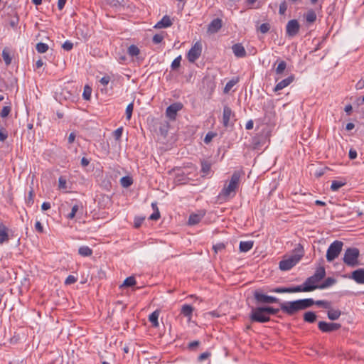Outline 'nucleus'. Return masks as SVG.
<instances>
[{
    "label": "nucleus",
    "mask_w": 364,
    "mask_h": 364,
    "mask_svg": "<svg viewBox=\"0 0 364 364\" xmlns=\"http://www.w3.org/2000/svg\"><path fill=\"white\" fill-rule=\"evenodd\" d=\"M202 53V45L200 42H196L189 50L187 54V58L189 62L194 63L199 58Z\"/></svg>",
    "instance_id": "nucleus-9"
},
{
    "label": "nucleus",
    "mask_w": 364,
    "mask_h": 364,
    "mask_svg": "<svg viewBox=\"0 0 364 364\" xmlns=\"http://www.w3.org/2000/svg\"><path fill=\"white\" fill-rule=\"evenodd\" d=\"M62 48L67 51H70L73 48V43L69 41H66L64 42V43L62 45Z\"/></svg>",
    "instance_id": "nucleus-52"
},
{
    "label": "nucleus",
    "mask_w": 364,
    "mask_h": 364,
    "mask_svg": "<svg viewBox=\"0 0 364 364\" xmlns=\"http://www.w3.org/2000/svg\"><path fill=\"white\" fill-rule=\"evenodd\" d=\"M275 293H289V287H277L270 290Z\"/></svg>",
    "instance_id": "nucleus-51"
},
{
    "label": "nucleus",
    "mask_w": 364,
    "mask_h": 364,
    "mask_svg": "<svg viewBox=\"0 0 364 364\" xmlns=\"http://www.w3.org/2000/svg\"><path fill=\"white\" fill-rule=\"evenodd\" d=\"M343 242L340 240H335L328 247L326 252V259L332 262L337 258L342 251Z\"/></svg>",
    "instance_id": "nucleus-7"
},
{
    "label": "nucleus",
    "mask_w": 364,
    "mask_h": 364,
    "mask_svg": "<svg viewBox=\"0 0 364 364\" xmlns=\"http://www.w3.org/2000/svg\"><path fill=\"white\" fill-rule=\"evenodd\" d=\"M109 80L110 77L109 76H104L100 79V82L102 85L105 86L109 83Z\"/></svg>",
    "instance_id": "nucleus-63"
},
{
    "label": "nucleus",
    "mask_w": 364,
    "mask_h": 364,
    "mask_svg": "<svg viewBox=\"0 0 364 364\" xmlns=\"http://www.w3.org/2000/svg\"><path fill=\"white\" fill-rule=\"evenodd\" d=\"M144 220H145V217H142V216L135 217L134 223V228H139L141 225V224Z\"/></svg>",
    "instance_id": "nucleus-46"
},
{
    "label": "nucleus",
    "mask_w": 364,
    "mask_h": 364,
    "mask_svg": "<svg viewBox=\"0 0 364 364\" xmlns=\"http://www.w3.org/2000/svg\"><path fill=\"white\" fill-rule=\"evenodd\" d=\"M159 316V311L158 310L152 312L149 316V321L152 323L154 327H158L159 326L158 318Z\"/></svg>",
    "instance_id": "nucleus-25"
},
{
    "label": "nucleus",
    "mask_w": 364,
    "mask_h": 364,
    "mask_svg": "<svg viewBox=\"0 0 364 364\" xmlns=\"http://www.w3.org/2000/svg\"><path fill=\"white\" fill-rule=\"evenodd\" d=\"M341 315V311L338 309H330L327 312L328 318L331 321L337 320Z\"/></svg>",
    "instance_id": "nucleus-28"
},
{
    "label": "nucleus",
    "mask_w": 364,
    "mask_h": 364,
    "mask_svg": "<svg viewBox=\"0 0 364 364\" xmlns=\"http://www.w3.org/2000/svg\"><path fill=\"white\" fill-rule=\"evenodd\" d=\"M215 252H218V251H222L225 248V246L223 243H218L213 247Z\"/></svg>",
    "instance_id": "nucleus-60"
},
{
    "label": "nucleus",
    "mask_w": 364,
    "mask_h": 364,
    "mask_svg": "<svg viewBox=\"0 0 364 364\" xmlns=\"http://www.w3.org/2000/svg\"><path fill=\"white\" fill-rule=\"evenodd\" d=\"M2 58L6 65H9L11 63L12 58L10 55L9 50L5 48L2 51Z\"/></svg>",
    "instance_id": "nucleus-30"
},
{
    "label": "nucleus",
    "mask_w": 364,
    "mask_h": 364,
    "mask_svg": "<svg viewBox=\"0 0 364 364\" xmlns=\"http://www.w3.org/2000/svg\"><path fill=\"white\" fill-rule=\"evenodd\" d=\"M58 183H59V188L60 189H65L67 188L66 186V179L63 177V176H60L58 179Z\"/></svg>",
    "instance_id": "nucleus-57"
},
{
    "label": "nucleus",
    "mask_w": 364,
    "mask_h": 364,
    "mask_svg": "<svg viewBox=\"0 0 364 364\" xmlns=\"http://www.w3.org/2000/svg\"><path fill=\"white\" fill-rule=\"evenodd\" d=\"M259 29L261 33H267L269 31L270 25L268 23H264L260 25Z\"/></svg>",
    "instance_id": "nucleus-48"
},
{
    "label": "nucleus",
    "mask_w": 364,
    "mask_h": 364,
    "mask_svg": "<svg viewBox=\"0 0 364 364\" xmlns=\"http://www.w3.org/2000/svg\"><path fill=\"white\" fill-rule=\"evenodd\" d=\"M294 76L293 75H291L288 77H287V78L282 80V81H280L279 82H278L276 85V86L274 87V91L277 92V91L282 90L284 87L289 85L294 81Z\"/></svg>",
    "instance_id": "nucleus-16"
},
{
    "label": "nucleus",
    "mask_w": 364,
    "mask_h": 364,
    "mask_svg": "<svg viewBox=\"0 0 364 364\" xmlns=\"http://www.w3.org/2000/svg\"><path fill=\"white\" fill-rule=\"evenodd\" d=\"M314 287L305 286L304 283L302 285L295 286L289 287V293H295V292H309L314 291Z\"/></svg>",
    "instance_id": "nucleus-19"
},
{
    "label": "nucleus",
    "mask_w": 364,
    "mask_h": 364,
    "mask_svg": "<svg viewBox=\"0 0 364 364\" xmlns=\"http://www.w3.org/2000/svg\"><path fill=\"white\" fill-rule=\"evenodd\" d=\"M287 9V4L285 1H282L279 5V13L284 15Z\"/></svg>",
    "instance_id": "nucleus-53"
},
{
    "label": "nucleus",
    "mask_w": 364,
    "mask_h": 364,
    "mask_svg": "<svg viewBox=\"0 0 364 364\" xmlns=\"http://www.w3.org/2000/svg\"><path fill=\"white\" fill-rule=\"evenodd\" d=\"M313 299H303L291 301L279 302L281 311L289 316H295L300 311L313 306Z\"/></svg>",
    "instance_id": "nucleus-1"
},
{
    "label": "nucleus",
    "mask_w": 364,
    "mask_h": 364,
    "mask_svg": "<svg viewBox=\"0 0 364 364\" xmlns=\"http://www.w3.org/2000/svg\"><path fill=\"white\" fill-rule=\"evenodd\" d=\"M77 282V278L73 275H69L65 281V284L66 285H70V284H73L74 283H75Z\"/></svg>",
    "instance_id": "nucleus-55"
},
{
    "label": "nucleus",
    "mask_w": 364,
    "mask_h": 364,
    "mask_svg": "<svg viewBox=\"0 0 364 364\" xmlns=\"http://www.w3.org/2000/svg\"><path fill=\"white\" fill-rule=\"evenodd\" d=\"M360 250L356 247H348L346 250L343 261V263L350 267H355L360 265L359 260Z\"/></svg>",
    "instance_id": "nucleus-4"
},
{
    "label": "nucleus",
    "mask_w": 364,
    "mask_h": 364,
    "mask_svg": "<svg viewBox=\"0 0 364 364\" xmlns=\"http://www.w3.org/2000/svg\"><path fill=\"white\" fill-rule=\"evenodd\" d=\"M303 318L305 322L313 323L316 321L317 316L314 311H306L304 314Z\"/></svg>",
    "instance_id": "nucleus-23"
},
{
    "label": "nucleus",
    "mask_w": 364,
    "mask_h": 364,
    "mask_svg": "<svg viewBox=\"0 0 364 364\" xmlns=\"http://www.w3.org/2000/svg\"><path fill=\"white\" fill-rule=\"evenodd\" d=\"M314 304H316L318 306H321L324 309H330L331 308V303L329 301H325V300H318V301L314 300L313 305Z\"/></svg>",
    "instance_id": "nucleus-38"
},
{
    "label": "nucleus",
    "mask_w": 364,
    "mask_h": 364,
    "mask_svg": "<svg viewBox=\"0 0 364 364\" xmlns=\"http://www.w3.org/2000/svg\"><path fill=\"white\" fill-rule=\"evenodd\" d=\"M91 93H92V88L88 85H85L84 87L83 93H82L83 99L85 100H89L91 97Z\"/></svg>",
    "instance_id": "nucleus-42"
},
{
    "label": "nucleus",
    "mask_w": 364,
    "mask_h": 364,
    "mask_svg": "<svg viewBox=\"0 0 364 364\" xmlns=\"http://www.w3.org/2000/svg\"><path fill=\"white\" fill-rule=\"evenodd\" d=\"M120 183L123 187L128 188L133 183V180L129 176H124L121 178Z\"/></svg>",
    "instance_id": "nucleus-37"
},
{
    "label": "nucleus",
    "mask_w": 364,
    "mask_h": 364,
    "mask_svg": "<svg viewBox=\"0 0 364 364\" xmlns=\"http://www.w3.org/2000/svg\"><path fill=\"white\" fill-rule=\"evenodd\" d=\"M210 355H211V354H210V353H209V352H204V353H201V354L198 356V360L199 362H202V361H203L204 360H205V359L208 358L210 356Z\"/></svg>",
    "instance_id": "nucleus-59"
},
{
    "label": "nucleus",
    "mask_w": 364,
    "mask_h": 364,
    "mask_svg": "<svg viewBox=\"0 0 364 364\" xmlns=\"http://www.w3.org/2000/svg\"><path fill=\"white\" fill-rule=\"evenodd\" d=\"M263 308L267 315H268V317H270V315H276L279 311V310H281L280 308L275 309L269 306H263Z\"/></svg>",
    "instance_id": "nucleus-34"
},
{
    "label": "nucleus",
    "mask_w": 364,
    "mask_h": 364,
    "mask_svg": "<svg viewBox=\"0 0 364 364\" xmlns=\"http://www.w3.org/2000/svg\"><path fill=\"white\" fill-rule=\"evenodd\" d=\"M253 245V241H241L239 246L240 251L247 252L252 248Z\"/></svg>",
    "instance_id": "nucleus-24"
},
{
    "label": "nucleus",
    "mask_w": 364,
    "mask_h": 364,
    "mask_svg": "<svg viewBox=\"0 0 364 364\" xmlns=\"http://www.w3.org/2000/svg\"><path fill=\"white\" fill-rule=\"evenodd\" d=\"M9 240V228L2 223H0V244H3Z\"/></svg>",
    "instance_id": "nucleus-18"
},
{
    "label": "nucleus",
    "mask_w": 364,
    "mask_h": 364,
    "mask_svg": "<svg viewBox=\"0 0 364 364\" xmlns=\"http://www.w3.org/2000/svg\"><path fill=\"white\" fill-rule=\"evenodd\" d=\"M136 284V279L133 276L129 277L125 279L123 284L120 286V287H133Z\"/></svg>",
    "instance_id": "nucleus-32"
},
{
    "label": "nucleus",
    "mask_w": 364,
    "mask_h": 364,
    "mask_svg": "<svg viewBox=\"0 0 364 364\" xmlns=\"http://www.w3.org/2000/svg\"><path fill=\"white\" fill-rule=\"evenodd\" d=\"M250 319L252 322L266 323L270 321V317H268L263 306H258L252 308Z\"/></svg>",
    "instance_id": "nucleus-6"
},
{
    "label": "nucleus",
    "mask_w": 364,
    "mask_h": 364,
    "mask_svg": "<svg viewBox=\"0 0 364 364\" xmlns=\"http://www.w3.org/2000/svg\"><path fill=\"white\" fill-rule=\"evenodd\" d=\"M164 39V36L161 34H155L153 36L152 41L155 44L160 43Z\"/></svg>",
    "instance_id": "nucleus-54"
},
{
    "label": "nucleus",
    "mask_w": 364,
    "mask_h": 364,
    "mask_svg": "<svg viewBox=\"0 0 364 364\" xmlns=\"http://www.w3.org/2000/svg\"><path fill=\"white\" fill-rule=\"evenodd\" d=\"M8 137V133L5 128H0V141H4Z\"/></svg>",
    "instance_id": "nucleus-49"
},
{
    "label": "nucleus",
    "mask_w": 364,
    "mask_h": 364,
    "mask_svg": "<svg viewBox=\"0 0 364 364\" xmlns=\"http://www.w3.org/2000/svg\"><path fill=\"white\" fill-rule=\"evenodd\" d=\"M18 21H19L18 16H16L14 18H12L11 19H10L9 25H10L11 27L15 28H16V26H17V25L18 23Z\"/></svg>",
    "instance_id": "nucleus-56"
},
{
    "label": "nucleus",
    "mask_w": 364,
    "mask_h": 364,
    "mask_svg": "<svg viewBox=\"0 0 364 364\" xmlns=\"http://www.w3.org/2000/svg\"><path fill=\"white\" fill-rule=\"evenodd\" d=\"M127 53L128 54L130 55V56H136L139 54L140 53V50H139V48L135 46V45H131L129 48H128V50H127Z\"/></svg>",
    "instance_id": "nucleus-36"
},
{
    "label": "nucleus",
    "mask_w": 364,
    "mask_h": 364,
    "mask_svg": "<svg viewBox=\"0 0 364 364\" xmlns=\"http://www.w3.org/2000/svg\"><path fill=\"white\" fill-rule=\"evenodd\" d=\"M240 177L241 173L240 171H235L231 176L229 183L224 185V187L218 195V198L224 200L233 198L239 188Z\"/></svg>",
    "instance_id": "nucleus-2"
},
{
    "label": "nucleus",
    "mask_w": 364,
    "mask_h": 364,
    "mask_svg": "<svg viewBox=\"0 0 364 364\" xmlns=\"http://www.w3.org/2000/svg\"><path fill=\"white\" fill-rule=\"evenodd\" d=\"M344 185H345V183H343V182H341L339 181H333L331 186V189L333 191H337Z\"/></svg>",
    "instance_id": "nucleus-41"
},
{
    "label": "nucleus",
    "mask_w": 364,
    "mask_h": 364,
    "mask_svg": "<svg viewBox=\"0 0 364 364\" xmlns=\"http://www.w3.org/2000/svg\"><path fill=\"white\" fill-rule=\"evenodd\" d=\"M336 283V279L333 277H328L325 279V281L321 283V284H318V289H326Z\"/></svg>",
    "instance_id": "nucleus-26"
},
{
    "label": "nucleus",
    "mask_w": 364,
    "mask_h": 364,
    "mask_svg": "<svg viewBox=\"0 0 364 364\" xmlns=\"http://www.w3.org/2000/svg\"><path fill=\"white\" fill-rule=\"evenodd\" d=\"M234 55L237 58H244L246 56V50L241 43H236L232 46Z\"/></svg>",
    "instance_id": "nucleus-17"
},
{
    "label": "nucleus",
    "mask_w": 364,
    "mask_h": 364,
    "mask_svg": "<svg viewBox=\"0 0 364 364\" xmlns=\"http://www.w3.org/2000/svg\"><path fill=\"white\" fill-rule=\"evenodd\" d=\"M341 325L338 323H328L326 321H319L318 323V329L323 333H330L341 328Z\"/></svg>",
    "instance_id": "nucleus-11"
},
{
    "label": "nucleus",
    "mask_w": 364,
    "mask_h": 364,
    "mask_svg": "<svg viewBox=\"0 0 364 364\" xmlns=\"http://www.w3.org/2000/svg\"><path fill=\"white\" fill-rule=\"evenodd\" d=\"M216 136V134L215 133H213V132H208L205 136V139H204V142L205 144H208L209 142L211 141V140L213 139V138Z\"/></svg>",
    "instance_id": "nucleus-58"
},
{
    "label": "nucleus",
    "mask_w": 364,
    "mask_h": 364,
    "mask_svg": "<svg viewBox=\"0 0 364 364\" xmlns=\"http://www.w3.org/2000/svg\"><path fill=\"white\" fill-rule=\"evenodd\" d=\"M200 344V342L198 341H193L188 344V349L190 350H194Z\"/></svg>",
    "instance_id": "nucleus-62"
},
{
    "label": "nucleus",
    "mask_w": 364,
    "mask_h": 364,
    "mask_svg": "<svg viewBox=\"0 0 364 364\" xmlns=\"http://www.w3.org/2000/svg\"><path fill=\"white\" fill-rule=\"evenodd\" d=\"M326 276V270L323 267H320L317 268L315 273L307 278L306 281L304 282V285L314 287V290L318 289V284H317L321 279H323Z\"/></svg>",
    "instance_id": "nucleus-5"
},
{
    "label": "nucleus",
    "mask_w": 364,
    "mask_h": 364,
    "mask_svg": "<svg viewBox=\"0 0 364 364\" xmlns=\"http://www.w3.org/2000/svg\"><path fill=\"white\" fill-rule=\"evenodd\" d=\"M348 156L350 159H355L357 157V151L353 149H350Z\"/></svg>",
    "instance_id": "nucleus-64"
},
{
    "label": "nucleus",
    "mask_w": 364,
    "mask_h": 364,
    "mask_svg": "<svg viewBox=\"0 0 364 364\" xmlns=\"http://www.w3.org/2000/svg\"><path fill=\"white\" fill-rule=\"evenodd\" d=\"M160 218V213L159 210H156L154 213L149 216V220H157Z\"/></svg>",
    "instance_id": "nucleus-61"
},
{
    "label": "nucleus",
    "mask_w": 364,
    "mask_h": 364,
    "mask_svg": "<svg viewBox=\"0 0 364 364\" xmlns=\"http://www.w3.org/2000/svg\"><path fill=\"white\" fill-rule=\"evenodd\" d=\"M181 55L178 56L176 58L172 63H171V69L173 70H177L181 66Z\"/></svg>",
    "instance_id": "nucleus-43"
},
{
    "label": "nucleus",
    "mask_w": 364,
    "mask_h": 364,
    "mask_svg": "<svg viewBox=\"0 0 364 364\" xmlns=\"http://www.w3.org/2000/svg\"><path fill=\"white\" fill-rule=\"evenodd\" d=\"M300 28L299 23L296 19L288 21L286 26V34L289 37H294L298 34Z\"/></svg>",
    "instance_id": "nucleus-12"
},
{
    "label": "nucleus",
    "mask_w": 364,
    "mask_h": 364,
    "mask_svg": "<svg viewBox=\"0 0 364 364\" xmlns=\"http://www.w3.org/2000/svg\"><path fill=\"white\" fill-rule=\"evenodd\" d=\"M170 17L167 15L164 16L154 26L156 28H165L172 25Z\"/></svg>",
    "instance_id": "nucleus-22"
},
{
    "label": "nucleus",
    "mask_w": 364,
    "mask_h": 364,
    "mask_svg": "<svg viewBox=\"0 0 364 364\" xmlns=\"http://www.w3.org/2000/svg\"><path fill=\"white\" fill-rule=\"evenodd\" d=\"M254 298L257 304H279V299L277 297L263 294L260 290H255L253 293Z\"/></svg>",
    "instance_id": "nucleus-8"
},
{
    "label": "nucleus",
    "mask_w": 364,
    "mask_h": 364,
    "mask_svg": "<svg viewBox=\"0 0 364 364\" xmlns=\"http://www.w3.org/2000/svg\"><path fill=\"white\" fill-rule=\"evenodd\" d=\"M262 144V142L260 139V136H257L252 139V145H253V148L255 149H259Z\"/></svg>",
    "instance_id": "nucleus-45"
},
{
    "label": "nucleus",
    "mask_w": 364,
    "mask_h": 364,
    "mask_svg": "<svg viewBox=\"0 0 364 364\" xmlns=\"http://www.w3.org/2000/svg\"><path fill=\"white\" fill-rule=\"evenodd\" d=\"M78 253L83 257H89L92 254V250L87 246H82L78 250Z\"/></svg>",
    "instance_id": "nucleus-31"
},
{
    "label": "nucleus",
    "mask_w": 364,
    "mask_h": 364,
    "mask_svg": "<svg viewBox=\"0 0 364 364\" xmlns=\"http://www.w3.org/2000/svg\"><path fill=\"white\" fill-rule=\"evenodd\" d=\"M237 82H238V78H236V79L232 78V80H229L226 83V85L224 87L223 92L225 93H228L230 92V90L233 87V86L237 83Z\"/></svg>",
    "instance_id": "nucleus-33"
},
{
    "label": "nucleus",
    "mask_w": 364,
    "mask_h": 364,
    "mask_svg": "<svg viewBox=\"0 0 364 364\" xmlns=\"http://www.w3.org/2000/svg\"><path fill=\"white\" fill-rule=\"evenodd\" d=\"M355 281L357 284H364V269L359 268L353 271L350 274L344 276Z\"/></svg>",
    "instance_id": "nucleus-13"
},
{
    "label": "nucleus",
    "mask_w": 364,
    "mask_h": 364,
    "mask_svg": "<svg viewBox=\"0 0 364 364\" xmlns=\"http://www.w3.org/2000/svg\"><path fill=\"white\" fill-rule=\"evenodd\" d=\"M316 19V14L313 10H310L306 15V20L308 23H314Z\"/></svg>",
    "instance_id": "nucleus-39"
},
{
    "label": "nucleus",
    "mask_w": 364,
    "mask_h": 364,
    "mask_svg": "<svg viewBox=\"0 0 364 364\" xmlns=\"http://www.w3.org/2000/svg\"><path fill=\"white\" fill-rule=\"evenodd\" d=\"M133 109H134L133 102L129 104L126 108V117L128 120H129L132 117Z\"/></svg>",
    "instance_id": "nucleus-44"
},
{
    "label": "nucleus",
    "mask_w": 364,
    "mask_h": 364,
    "mask_svg": "<svg viewBox=\"0 0 364 364\" xmlns=\"http://www.w3.org/2000/svg\"><path fill=\"white\" fill-rule=\"evenodd\" d=\"M211 164L205 160L201 161V172L203 176L208 175L210 171Z\"/></svg>",
    "instance_id": "nucleus-29"
},
{
    "label": "nucleus",
    "mask_w": 364,
    "mask_h": 364,
    "mask_svg": "<svg viewBox=\"0 0 364 364\" xmlns=\"http://www.w3.org/2000/svg\"><path fill=\"white\" fill-rule=\"evenodd\" d=\"M287 68V63L284 60L279 61L277 68H276V74L277 75H282L283 74L284 71Z\"/></svg>",
    "instance_id": "nucleus-35"
},
{
    "label": "nucleus",
    "mask_w": 364,
    "mask_h": 364,
    "mask_svg": "<svg viewBox=\"0 0 364 364\" xmlns=\"http://www.w3.org/2000/svg\"><path fill=\"white\" fill-rule=\"evenodd\" d=\"M11 107L4 106L1 112V114H0L1 117L3 118L6 117L11 112Z\"/></svg>",
    "instance_id": "nucleus-47"
},
{
    "label": "nucleus",
    "mask_w": 364,
    "mask_h": 364,
    "mask_svg": "<svg viewBox=\"0 0 364 364\" xmlns=\"http://www.w3.org/2000/svg\"><path fill=\"white\" fill-rule=\"evenodd\" d=\"M36 48L39 53H44L48 50V46L41 42L36 44Z\"/></svg>",
    "instance_id": "nucleus-40"
},
{
    "label": "nucleus",
    "mask_w": 364,
    "mask_h": 364,
    "mask_svg": "<svg viewBox=\"0 0 364 364\" xmlns=\"http://www.w3.org/2000/svg\"><path fill=\"white\" fill-rule=\"evenodd\" d=\"M222 27V20L220 18L213 19L208 25V31L210 33L218 32Z\"/></svg>",
    "instance_id": "nucleus-20"
},
{
    "label": "nucleus",
    "mask_w": 364,
    "mask_h": 364,
    "mask_svg": "<svg viewBox=\"0 0 364 364\" xmlns=\"http://www.w3.org/2000/svg\"><path fill=\"white\" fill-rule=\"evenodd\" d=\"M294 254L286 259L279 262V269L282 271H288L294 267L304 256V247L298 244L293 251Z\"/></svg>",
    "instance_id": "nucleus-3"
},
{
    "label": "nucleus",
    "mask_w": 364,
    "mask_h": 364,
    "mask_svg": "<svg viewBox=\"0 0 364 364\" xmlns=\"http://www.w3.org/2000/svg\"><path fill=\"white\" fill-rule=\"evenodd\" d=\"M205 212L201 211L200 213H193L189 216L188 224L190 225H195L200 223L201 219L205 215Z\"/></svg>",
    "instance_id": "nucleus-21"
},
{
    "label": "nucleus",
    "mask_w": 364,
    "mask_h": 364,
    "mask_svg": "<svg viewBox=\"0 0 364 364\" xmlns=\"http://www.w3.org/2000/svg\"><path fill=\"white\" fill-rule=\"evenodd\" d=\"M232 117H235V114L232 112L231 108L228 105L224 106L223 113V124L225 127H228L230 126V121Z\"/></svg>",
    "instance_id": "nucleus-15"
},
{
    "label": "nucleus",
    "mask_w": 364,
    "mask_h": 364,
    "mask_svg": "<svg viewBox=\"0 0 364 364\" xmlns=\"http://www.w3.org/2000/svg\"><path fill=\"white\" fill-rule=\"evenodd\" d=\"M183 105L181 102H175L169 105L166 110V117L171 120H175L177 112L182 109Z\"/></svg>",
    "instance_id": "nucleus-10"
},
{
    "label": "nucleus",
    "mask_w": 364,
    "mask_h": 364,
    "mask_svg": "<svg viewBox=\"0 0 364 364\" xmlns=\"http://www.w3.org/2000/svg\"><path fill=\"white\" fill-rule=\"evenodd\" d=\"M83 213V205L82 203L76 201L72 206L71 212L67 215L68 219H73L75 216L81 218Z\"/></svg>",
    "instance_id": "nucleus-14"
},
{
    "label": "nucleus",
    "mask_w": 364,
    "mask_h": 364,
    "mask_svg": "<svg viewBox=\"0 0 364 364\" xmlns=\"http://www.w3.org/2000/svg\"><path fill=\"white\" fill-rule=\"evenodd\" d=\"M193 311V308L189 304H184L181 307V313L186 317L191 318Z\"/></svg>",
    "instance_id": "nucleus-27"
},
{
    "label": "nucleus",
    "mask_w": 364,
    "mask_h": 364,
    "mask_svg": "<svg viewBox=\"0 0 364 364\" xmlns=\"http://www.w3.org/2000/svg\"><path fill=\"white\" fill-rule=\"evenodd\" d=\"M122 132H123V127H119V128L117 129L113 132V136L116 140L120 139V138L122 137Z\"/></svg>",
    "instance_id": "nucleus-50"
}]
</instances>
